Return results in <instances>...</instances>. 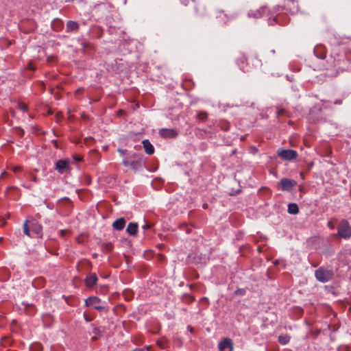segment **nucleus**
Segmentation results:
<instances>
[{"mask_svg": "<svg viewBox=\"0 0 351 351\" xmlns=\"http://www.w3.org/2000/svg\"><path fill=\"white\" fill-rule=\"evenodd\" d=\"M334 272L330 269H326L323 267H319L315 271L316 279L322 282H326L332 279Z\"/></svg>", "mask_w": 351, "mask_h": 351, "instance_id": "obj_1", "label": "nucleus"}, {"mask_svg": "<svg viewBox=\"0 0 351 351\" xmlns=\"http://www.w3.org/2000/svg\"><path fill=\"white\" fill-rule=\"evenodd\" d=\"M145 165V159L143 155L134 154L132 160L130 162V168L134 171L142 169Z\"/></svg>", "mask_w": 351, "mask_h": 351, "instance_id": "obj_2", "label": "nucleus"}, {"mask_svg": "<svg viewBox=\"0 0 351 351\" xmlns=\"http://www.w3.org/2000/svg\"><path fill=\"white\" fill-rule=\"evenodd\" d=\"M338 234L344 239L351 237V226L346 220L341 221L337 227Z\"/></svg>", "mask_w": 351, "mask_h": 351, "instance_id": "obj_3", "label": "nucleus"}, {"mask_svg": "<svg viewBox=\"0 0 351 351\" xmlns=\"http://www.w3.org/2000/svg\"><path fill=\"white\" fill-rule=\"evenodd\" d=\"M101 299L97 296H90L85 300L86 306H90L96 310L101 311L104 309V306L99 305Z\"/></svg>", "mask_w": 351, "mask_h": 351, "instance_id": "obj_4", "label": "nucleus"}, {"mask_svg": "<svg viewBox=\"0 0 351 351\" xmlns=\"http://www.w3.org/2000/svg\"><path fill=\"white\" fill-rule=\"evenodd\" d=\"M280 158L285 160H292L297 158L298 153L293 149H282L278 152Z\"/></svg>", "mask_w": 351, "mask_h": 351, "instance_id": "obj_5", "label": "nucleus"}, {"mask_svg": "<svg viewBox=\"0 0 351 351\" xmlns=\"http://www.w3.org/2000/svg\"><path fill=\"white\" fill-rule=\"evenodd\" d=\"M69 161L67 160H59L56 162V169L59 173H64L70 171Z\"/></svg>", "mask_w": 351, "mask_h": 351, "instance_id": "obj_6", "label": "nucleus"}, {"mask_svg": "<svg viewBox=\"0 0 351 351\" xmlns=\"http://www.w3.org/2000/svg\"><path fill=\"white\" fill-rule=\"evenodd\" d=\"M159 134L165 138H173L178 135V132L175 129L162 128L159 130Z\"/></svg>", "mask_w": 351, "mask_h": 351, "instance_id": "obj_7", "label": "nucleus"}, {"mask_svg": "<svg viewBox=\"0 0 351 351\" xmlns=\"http://www.w3.org/2000/svg\"><path fill=\"white\" fill-rule=\"evenodd\" d=\"M219 351H232L233 343L230 339L226 338L219 343Z\"/></svg>", "mask_w": 351, "mask_h": 351, "instance_id": "obj_8", "label": "nucleus"}, {"mask_svg": "<svg viewBox=\"0 0 351 351\" xmlns=\"http://www.w3.org/2000/svg\"><path fill=\"white\" fill-rule=\"evenodd\" d=\"M282 191H289L296 184V182L290 179L283 178L279 182Z\"/></svg>", "mask_w": 351, "mask_h": 351, "instance_id": "obj_9", "label": "nucleus"}, {"mask_svg": "<svg viewBox=\"0 0 351 351\" xmlns=\"http://www.w3.org/2000/svg\"><path fill=\"white\" fill-rule=\"evenodd\" d=\"M97 277L95 273L90 274L86 277L84 280L85 285L88 288H92L97 284Z\"/></svg>", "mask_w": 351, "mask_h": 351, "instance_id": "obj_10", "label": "nucleus"}, {"mask_svg": "<svg viewBox=\"0 0 351 351\" xmlns=\"http://www.w3.org/2000/svg\"><path fill=\"white\" fill-rule=\"evenodd\" d=\"M125 223L126 221L124 218H119L113 222L112 228L116 230H122L125 226Z\"/></svg>", "mask_w": 351, "mask_h": 351, "instance_id": "obj_11", "label": "nucleus"}, {"mask_svg": "<svg viewBox=\"0 0 351 351\" xmlns=\"http://www.w3.org/2000/svg\"><path fill=\"white\" fill-rule=\"evenodd\" d=\"M144 150L145 153L148 155H152L154 153V147L149 142V140L145 139L142 142Z\"/></svg>", "mask_w": 351, "mask_h": 351, "instance_id": "obj_12", "label": "nucleus"}, {"mask_svg": "<svg viewBox=\"0 0 351 351\" xmlns=\"http://www.w3.org/2000/svg\"><path fill=\"white\" fill-rule=\"evenodd\" d=\"M138 230V224L136 223L130 222L127 226L126 232L132 236H134Z\"/></svg>", "mask_w": 351, "mask_h": 351, "instance_id": "obj_13", "label": "nucleus"}, {"mask_svg": "<svg viewBox=\"0 0 351 351\" xmlns=\"http://www.w3.org/2000/svg\"><path fill=\"white\" fill-rule=\"evenodd\" d=\"M79 29V24L74 21H69L66 23V32H77Z\"/></svg>", "mask_w": 351, "mask_h": 351, "instance_id": "obj_14", "label": "nucleus"}, {"mask_svg": "<svg viewBox=\"0 0 351 351\" xmlns=\"http://www.w3.org/2000/svg\"><path fill=\"white\" fill-rule=\"evenodd\" d=\"M63 21L59 19H55L51 22V27L56 31H60L63 28Z\"/></svg>", "mask_w": 351, "mask_h": 351, "instance_id": "obj_15", "label": "nucleus"}, {"mask_svg": "<svg viewBox=\"0 0 351 351\" xmlns=\"http://www.w3.org/2000/svg\"><path fill=\"white\" fill-rule=\"evenodd\" d=\"M288 213L289 214L295 215L299 213V208L296 204L292 203L288 205Z\"/></svg>", "mask_w": 351, "mask_h": 351, "instance_id": "obj_16", "label": "nucleus"}, {"mask_svg": "<svg viewBox=\"0 0 351 351\" xmlns=\"http://www.w3.org/2000/svg\"><path fill=\"white\" fill-rule=\"evenodd\" d=\"M290 341V337L287 335H281L278 337V342L282 345L287 344Z\"/></svg>", "mask_w": 351, "mask_h": 351, "instance_id": "obj_17", "label": "nucleus"}, {"mask_svg": "<svg viewBox=\"0 0 351 351\" xmlns=\"http://www.w3.org/2000/svg\"><path fill=\"white\" fill-rule=\"evenodd\" d=\"M32 230L36 234H39L42 232V227L38 223H34L32 226Z\"/></svg>", "mask_w": 351, "mask_h": 351, "instance_id": "obj_18", "label": "nucleus"}, {"mask_svg": "<svg viewBox=\"0 0 351 351\" xmlns=\"http://www.w3.org/2000/svg\"><path fill=\"white\" fill-rule=\"evenodd\" d=\"M43 346L39 343H34L30 346V351H42Z\"/></svg>", "mask_w": 351, "mask_h": 351, "instance_id": "obj_19", "label": "nucleus"}, {"mask_svg": "<svg viewBox=\"0 0 351 351\" xmlns=\"http://www.w3.org/2000/svg\"><path fill=\"white\" fill-rule=\"evenodd\" d=\"M28 221L26 220L24 223H23V232H24V234L28 237H30V232H29V228L28 227Z\"/></svg>", "mask_w": 351, "mask_h": 351, "instance_id": "obj_20", "label": "nucleus"}, {"mask_svg": "<svg viewBox=\"0 0 351 351\" xmlns=\"http://www.w3.org/2000/svg\"><path fill=\"white\" fill-rule=\"evenodd\" d=\"M207 117H208V114L206 112L202 111L197 114V118L202 121H206Z\"/></svg>", "mask_w": 351, "mask_h": 351, "instance_id": "obj_21", "label": "nucleus"}, {"mask_svg": "<svg viewBox=\"0 0 351 351\" xmlns=\"http://www.w3.org/2000/svg\"><path fill=\"white\" fill-rule=\"evenodd\" d=\"M245 290L243 289H237L235 291H234V294L237 295H240V296H243L245 294Z\"/></svg>", "mask_w": 351, "mask_h": 351, "instance_id": "obj_22", "label": "nucleus"}, {"mask_svg": "<svg viewBox=\"0 0 351 351\" xmlns=\"http://www.w3.org/2000/svg\"><path fill=\"white\" fill-rule=\"evenodd\" d=\"M18 106H19V108L21 111H23V112H25V111H27V109H28L27 106L25 104H24V103H20V104H19Z\"/></svg>", "mask_w": 351, "mask_h": 351, "instance_id": "obj_23", "label": "nucleus"}, {"mask_svg": "<svg viewBox=\"0 0 351 351\" xmlns=\"http://www.w3.org/2000/svg\"><path fill=\"white\" fill-rule=\"evenodd\" d=\"M200 302L203 304H204L206 306H208V304H209V301H208V299L207 298H202L201 300H200Z\"/></svg>", "mask_w": 351, "mask_h": 351, "instance_id": "obj_24", "label": "nucleus"}, {"mask_svg": "<svg viewBox=\"0 0 351 351\" xmlns=\"http://www.w3.org/2000/svg\"><path fill=\"white\" fill-rule=\"evenodd\" d=\"M152 226H153V225H152V223H147V222H145V225H143V226H142V228H143V229H145H145L151 228L152 227Z\"/></svg>", "mask_w": 351, "mask_h": 351, "instance_id": "obj_25", "label": "nucleus"}, {"mask_svg": "<svg viewBox=\"0 0 351 351\" xmlns=\"http://www.w3.org/2000/svg\"><path fill=\"white\" fill-rule=\"evenodd\" d=\"M286 112L285 109H278L277 111L278 116L283 115Z\"/></svg>", "mask_w": 351, "mask_h": 351, "instance_id": "obj_26", "label": "nucleus"}, {"mask_svg": "<svg viewBox=\"0 0 351 351\" xmlns=\"http://www.w3.org/2000/svg\"><path fill=\"white\" fill-rule=\"evenodd\" d=\"M130 160H128V159H124L123 161H122V164L125 166V167H130Z\"/></svg>", "mask_w": 351, "mask_h": 351, "instance_id": "obj_27", "label": "nucleus"}, {"mask_svg": "<svg viewBox=\"0 0 351 351\" xmlns=\"http://www.w3.org/2000/svg\"><path fill=\"white\" fill-rule=\"evenodd\" d=\"M73 158L77 162H80V161H81L82 160V157L81 156H79V155L74 156Z\"/></svg>", "mask_w": 351, "mask_h": 351, "instance_id": "obj_28", "label": "nucleus"}, {"mask_svg": "<svg viewBox=\"0 0 351 351\" xmlns=\"http://www.w3.org/2000/svg\"><path fill=\"white\" fill-rule=\"evenodd\" d=\"M186 297L189 298V302H193L195 300V298L192 295H187Z\"/></svg>", "mask_w": 351, "mask_h": 351, "instance_id": "obj_29", "label": "nucleus"}, {"mask_svg": "<svg viewBox=\"0 0 351 351\" xmlns=\"http://www.w3.org/2000/svg\"><path fill=\"white\" fill-rule=\"evenodd\" d=\"M328 227L332 230L335 228L334 224L331 221L328 222Z\"/></svg>", "mask_w": 351, "mask_h": 351, "instance_id": "obj_30", "label": "nucleus"}, {"mask_svg": "<svg viewBox=\"0 0 351 351\" xmlns=\"http://www.w3.org/2000/svg\"><path fill=\"white\" fill-rule=\"evenodd\" d=\"M118 152H119L121 155H124L126 153V150L118 149Z\"/></svg>", "mask_w": 351, "mask_h": 351, "instance_id": "obj_31", "label": "nucleus"}, {"mask_svg": "<svg viewBox=\"0 0 351 351\" xmlns=\"http://www.w3.org/2000/svg\"><path fill=\"white\" fill-rule=\"evenodd\" d=\"M84 319L88 322H90L92 320L91 318H89V317H86V315H84Z\"/></svg>", "mask_w": 351, "mask_h": 351, "instance_id": "obj_32", "label": "nucleus"}, {"mask_svg": "<svg viewBox=\"0 0 351 351\" xmlns=\"http://www.w3.org/2000/svg\"><path fill=\"white\" fill-rule=\"evenodd\" d=\"M132 351H145V350L143 348H136V349L133 350Z\"/></svg>", "mask_w": 351, "mask_h": 351, "instance_id": "obj_33", "label": "nucleus"}, {"mask_svg": "<svg viewBox=\"0 0 351 351\" xmlns=\"http://www.w3.org/2000/svg\"><path fill=\"white\" fill-rule=\"evenodd\" d=\"M202 207H203V208H204V209H206V208H208V204H204L202 205Z\"/></svg>", "mask_w": 351, "mask_h": 351, "instance_id": "obj_34", "label": "nucleus"}, {"mask_svg": "<svg viewBox=\"0 0 351 351\" xmlns=\"http://www.w3.org/2000/svg\"><path fill=\"white\" fill-rule=\"evenodd\" d=\"M24 134V131L23 130H20V135H23Z\"/></svg>", "mask_w": 351, "mask_h": 351, "instance_id": "obj_35", "label": "nucleus"}, {"mask_svg": "<svg viewBox=\"0 0 351 351\" xmlns=\"http://www.w3.org/2000/svg\"><path fill=\"white\" fill-rule=\"evenodd\" d=\"M19 169H20L19 167H14V171L16 172L18 170H19Z\"/></svg>", "mask_w": 351, "mask_h": 351, "instance_id": "obj_36", "label": "nucleus"}, {"mask_svg": "<svg viewBox=\"0 0 351 351\" xmlns=\"http://www.w3.org/2000/svg\"><path fill=\"white\" fill-rule=\"evenodd\" d=\"M341 104V101H335V104Z\"/></svg>", "mask_w": 351, "mask_h": 351, "instance_id": "obj_37", "label": "nucleus"}, {"mask_svg": "<svg viewBox=\"0 0 351 351\" xmlns=\"http://www.w3.org/2000/svg\"><path fill=\"white\" fill-rule=\"evenodd\" d=\"M81 88H79L76 90L75 94H78L81 91Z\"/></svg>", "mask_w": 351, "mask_h": 351, "instance_id": "obj_38", "label": "nucleus"}, {"mask_svg": "<svg viewBox=\"0 0 351 351\" xmlns=\"http://www.w3.org/2000/svg\"><path fill=\"white\" fill-rule=\"evenodd\" d=\"M318 58L320 59H324L325 58V56H318Z\"/></svg>", "mask_w": 351, "mask_h": 351, "instance_id": "obj_39", "label": "nucleus"}, {"mask_svg": "<svg viewBox=\"0 0 351 351\" xmlns=\"http://www.w3.org/2000/svg\"><path fill=\"white\" fill-rule=\"evenodd\" d=\"M52 58H53V57H49V58H48V61H50V60H51V59H52Z\"/></svg>", "mask_w": 351, "mask_h": 351, "instance_id": "obj_40", "label": "nucleus"}, {"mask_svg": "<svg viewBox=\"0 0 351 351\" xmlns=\"http://www.w3.org/2000/svg\"><path fill=\"white\" fill-rule=\"evenodd\" d=\"M317 49H318V48L315 49V53H316Z\"/></svg>", "mask_w": 351, "mask_h": 351, "instance_id": "obj_41", "label": "nucleus"}]
</instances>
